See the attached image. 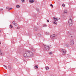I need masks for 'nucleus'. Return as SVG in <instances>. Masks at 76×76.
<instances>
[{
  "label": "nucleus",
  "mask_w": 76,
  "mask_h": 76,
  "mask_svg": "<svg viewBox=\"0 0 76 76\" xmlns=\"http://www.w3.org/2000/svg\"><path fill=\"white\" fill-rule=\"evenodd\" d=\"M23 56L25 57H32L33 53H32L31 51L26 50L23 54Z\"/></svg>",
  "instance_id": "obj_1"
},
{
  "label": "nucleus",
  "mask_w": 76,
  "mask_h": 76,
  "mask_svg": "<svg viewBox=\"0 0 76 76\" xmlns=\"http://www.w3.org/2000/svg\"><path fill=\"white\" fill-rule=\"evenodd\" d=\"M73 17L72 16H70L69 18V20H68V23L69 26H72L73 23Z\"/></svg>",
  "instance_id": "obj_2"
},
{
  "label": "nucleus",
  "mask_w": 76,
  "mask_h": 76,
  "mask_svg": "<svg viewBox=\"0 0 76 76\" xmlns=\"http://www.w3.org/2000/svg\"><path fill=\"white\" fill-rule=\"evenodd\" d=\"M43 50L45 51H48L50 50V46H49L45 45H43Z\"/></svg>",
  "instance_id": "obj_3"
},
{
  "label": "nucleus",
  "mask_w": 76,
  "mask_h": 76,
  "mask_svg": "<svg viewBox=\"0 0 76 76\" xmlns=\"http://www.w3.org/2000/svg\"><path fill=\"white\" fill-rule=\"evenodd\" d=\"M70 44L71 45H73L74 44V41L72 39H70Z\"/></svg>",
  "instance_id": "obj_4"
},
{
  "label": "nucleus",
  "mask_w": 76,
  "mask_h": 76,
  "mask_svg": "<svg viewBox=\"0 0 76 76\" xmlns=\"http://www.w3.org/2000/svg\"><path fill=\"white\" fill-rule=\"evenodd\" d=\"M61 51H62V53H63V54L64 55V54H66V50H65L63 49H61Z\"/></svg>",
  "instance_id": "obj_5"
},
{
  "label": "nucleus",
  "mask_w": 76,
  "mask_h": 76,
  "mask_svg": "<svg viewBox=\"0 0 76 76\" xmlns=\"http://www.w3.org/2000/svg\"><path fill=\"white\" fill-rule=\"evenodd\" d=\"M67 34L69 35V37L70 38H72V35H71V34H70V32L68 31Z\"/></svg>",
  "instance_id": "obj_6"
},
{
  "label": "nucleus",
  "mask_w": 76,
  "mask_h": 76,
  "mask_svg": "<svg viewBox=\"0 0 76 76\" xmlns=\"http://www.w3.org/2000/svg\"><path fill=\"white\" fill-rule=\"evenodd\" d=\"M53 18L54 19V20H55L56 21H57L58 20H59L60 19V18H55V17H53Z\"/></svg>",
  "instance_id": "obj_7"
},
{
  "label": "nucleus",
  "mask_w": 76,
  "mask_h": 76,
  "mask_svg": "<svg viewBox=\"0 0 76 76\" xmlns=\"http://www.w3.org/2000/svg\"><path fill=\"white\" fill-rule=\"evenodd\" d=\"M12 23L14 25H15L16 26H18V24L17 23H15V22L13 21L12 22Z\"/></svg>",
  "instance_id": "obj_8"
},
{
  "label": "nucleus",
  "mask_w": 76,
  "mask_h": 76,
  "mask_svg": "<svg viewBox=\"0 0 76 76\" xmlns=\"http://www.w3.org/2000/svg\"><path fill=\"white\" fill-rule=\"evenodd\" d=\"M34 29L35 31H37L38 30V28H37V27L35 26L34 28Z\"/></svg>",
  "instance_id": "obj_9"
},
{
  "label": "nucleus",
  "mask_w": 76,
  "mask_h": 76,
  "mask_svg": "<svg viewBox=\"0 0 76 76\" xmlns=\"http://www.w3.org/2000/svg\"><path fill=\"white\" fill-rule=\"evenodd\" d=\"M29 2L31 3H34V0H30Z\"/></svg>",
  "instance_id": "obj_10"
},
{
  "label": "nucleus",
  "mask_w": 76,
  "mask_h": 76,
  "mask_svg": "<svg viewBox=\"0 0 76 76\" xmlns=\"http://www.w3.org/2000/svg\"><path fill=\"white\" fill-rule=\"evenodd\" d=\"M8 68L10 70H11L12 69V67L10 66V65H8Z\"/></svg>",
  "instance_id": "obj_11"
},
{
  "label": "nucleus",
  "mask_w": 76,
  "mask_h": 76,
  "mask_svg": "<svg viewBox=\"0 0 76 76\" xmlns=\"http://www.w3.org/2000/svg\"><path fill=\"white\" fill-rule=\"evenodd\" d=\"M56 37V35L54 34L52 35L51 36H50V37L51 38H53V37Z\"/></svg>",
  "instance_id": "obj_12"
},
{
  "label": "nucleus",
  "mask_w": 76,
  "mask_h": 76,
  "mask_svg": "<svg viewBox=\"0 0 76 76\" xmlns=\"http://www.w3.org/2000/svg\"><path fill=\"white\" fill-rule=\"evenodd\" d=\"M31 50L33 52H35V50H34V48H31Z\"/></svg>",
  "instance_id": "obj_13"
},
{
  "label": "nucleus",
  "mask_w": 76,
  "mask_h": 76,
  "mask_svg": "<svg viewBox=\"0 0 76 76\" xmlns=\"http://www.w3.org/2000/svg\"><path fill=\"white\" fill-rule=\"evenodd\" d=\"M67 13V10H65L64 11V13Z\"/></svg>",
  "instance_id": "obj_14"
},
{
  "label": "nucleus",
  "mask_w": 76,
  "mask_h": 76,
  "mask_svg": "<svg viewBox=\"0 0 76 76\" xmlns=\"http://www.w3.org/2000/svg\"><path fill=\"white\" fill-rule=\"evenodd\" d=\"M34 68L35 69H38V65H36V66H35V67H34Z\"/></svg>",
  "instance_id": "obj_15"
},
{
  "label": "nucleus",
  "mask_w": 76,
  "mask_h": 76,
  "mask_svg": "<svg viewBox=\"0 0 76 76\" xmlns=\"http://www.w3.org/2000/svg\"><path fill=\"white\" fill-rule=\"evenodd\" d=\"M16 7L17 8H19L20 7V6H19V5H17L16 6Z\"/></svg>",
  "instance_id": "obj_16"
},
{
  "label": "nucleus",
  "mask_w": 76,
  "mask_h": 76,
  "mask_svg": "<svg viewBox=\"0 0 76 76\" xmlns=\"http://www.w3.org/2000/svg\"><path fill=\"white\" fill-rule=\"evenodd\" d=\"M45 69L46 70H48V69H49V67H48V66H46L45 67Z\"/></svg>",
  "instance_id": "obj_17"
},
{
  "label": "nucleus",
  "mask_w": 76,
  "mask_h": 76,
  "mask_svg": "<svg viewBox=\"0 0 76 76\" xmlns=\"http://www.w3.org/2000/svg\"><path fill=\"white\" fill-rule=\"evenodd\" d=\"M38 36L39 37H41V34L39 33L38 34Z\"/></svg>",
  "instance_id": "obj_18"
},
{
  "label": "nucleus",
  "mask_w": 76,
  "mask_h": 76,
  "mask_svg": "<svg viewBox=\"0 0 76 76\" xmlns=\"http://www.w3.org/2000/svg\"><path fill=\"white\" fill-rule=\"evenodd\" d=\"M65 5H66V4H62V6H63V7H64V6H65Z\"/></svg>",
  "instance_id": "obj_19"
},
{
  "label": "nucleus",
  "mask_w": 76,
  "mask_h": 76,
  "mask_svg": "<svg viewBox=\"0 0 76 76\" xmlns=\"http://www.w3.org/2000/svg\"><path fill=\"white\" fill-rule=\"evenodd\" d=\"M45 34H46V35H49V34H50V33L48 32H46L45 33Z\"/></svg>",
  "instance_id": "obj_20"
},
{
  "label": "nucleus",
  "mask_w": 76,
  "mask_h": 76,
  "mask_svg": "<svg viewBox=\"0 0 76 76\" xmlns=\"http://www.w3.org/2000/svg\"><path fill=\"white\" fill-rule=\"evenodd\" d=\"M54 24L57 25V22H56V21H55L54 22H53Z\"/></svg>",
  "instance_id": "obj_21"
},
{
  "label": "nucleus",
  "mask_w": 76,
  "mask_h": 76,
  "mask_svg": "<svg viewBox=\"0 0 76 76\" xmlns=\"http://www.w3.org/2000/svg\"><path fill=\"white\" fill-rule=\"evenodd\" d=\"M0 54L1 55H2V54H3V53H2V52H1V50H0Z\"/></svg>",
  "instance_id": "obj_22"
},
{
  "label": "nucleus",
  "mask_w": 76,
  "mask_h": 76,
  "mask_svg": "<svg viewBox=\"0 0 76 76\" xmlns=\"http://www.w3.org/2000/svg\"><path fill=\"white\" fill-rule=\"evenodd\" d=\"M10 26L11 27V28H13V26H12V24H11L10 25Z\"/></svg>",
  "instance_id": "obj_23"
},
{
  "label": "nucleus",
  "mask_w": 76,
  "mask_h": 76,
  "mask_svg": "<svg viewBox=\"0 0 76 76\" xmlns=\"http://www.w3.org/2000/svg\"><path fill=\"white\" fill-rule=\"evenodd\" d=\"M66 47H69V45L68 44H67L66 45Z\"/></svg>",
  "instance_id": "obj_24"
},
{
  "label": "nucleus",
  "mask_w": 76,
  "mask_h": 76,
  "mask_svg": "<svg viewBox=\"0 0 76 76\" xmlns=\"http://www.w3.org/2000/svg\"><path fill=\"white\" fill-rule=\"evenodd\" d=\"M3 66H4V67H5L6 69H7V66H6L5 65H3Z\"/></svg>",
  "instance_id": "obj_25"
},
{
  "label": "nucleus",
  "mask_w": 76,
  "mask_h": 76,
  "mask_svg": "<svg viewBox=\"0 0 76 76\" xmlns=\"http://www.w3.org/2000/svg\"><path fill=\"white\" fill-rule=\"evenodd\" d=\"M47 26L46 25H43V27H47Z\"/></svg>",
  "instance_id": "obj_26"
},
{
  "label": "nucleus",
  "mask_w": 76,
  "mask_h": 76,
  "mask_svg": "<svg viewBox=\"0 0 76 76\" xmlns=\"http://www.w3.org/2000/svg\"><path fill=\"white\" fill-rule=\"evenodd\" d=\"M20 28V27H18L17 28V29H19Z\"/></svg>",
  "instance_id": "obj_27"
},
{
  "label": "nucleus",
  "mask_w": 76,
  "mask_h": 76,
  "mask_svg": "<svg viewBox=\"0 0 76 76\" xmlns=\"http://www.w3.org/2000/svg\"><path fill=\"white\" fill-rule=\"evenodd\" d=\"M12 8H10V9H8V10L9 11H10V10H11V9H12Z\"/></svg>",
  "instance_id": "obj_28"
},
{
  "label": "nucleus",
  "mask_w": 76,
  "mask_h": 76,
  "mask_svg": "<svg viewBox=\"0 0 76 76\" xmlns=\"http://www.w3.org/2000/svg\"><path fill=\"white\" fill-rule=\"evenodd\" d=\"M49 54H52V53L51 52H50L49 53Z\"/></svg>",
  "instance_id": "obj_29"
},
{
  "label": "nucleus",
  "mask_w": 76,
  "mask_h": 76,
  "mask_svg": "<svg viewBox=\"0 0 76 76\" xmlns=\"http://www.w3.org/2000/svg\"><path fill=\"white\" fill-rule=\"evenodd\" d=\"M22 2L23 3V2H25V0H22Z\"/></svg>",
  "instance_id": "obj_30"
},
{
  "label": "nucleus",
  "mask_w": 76,
  "mask_h": 76,
  "mask_svg": "<svg viewBox=\"0 0 76 76\" xmlns=\"http://www.w3.org/2000/svg\"><path fill=\"white\" fill-rule=\"evenodd\" d=\"M50 6L52 8L53 7V5H52V4H50Z\"/></svg>",
  "instance_id": "obj_31"
},
{
  "label": "nucleus",
  "mask_w": 76,
  "mask_h": 76,
  "mask_svg": "<svg viewBox=\"0 0 76 76\" xmlns=\"http://www.w3.org/2000/svg\"><path fill=\"white\" fill-rule=\"evenodd\" d=\"M37 12H39V9L37 8Z\"/></svg>",
  "instance_id": "obj_32"
},
{
  "label": "nucleus",
  "mask_w": 76,
  "mask_h": 76,
  "mask_svg": "<svg viewBox=\"0 0 76 76\" xmlns=\"http://www.w3.org/2000/svg\"><path fill=\"white\" fill-rule=\"evenodd\" d=\"M1 11H2V10H3V9H1Z\"/></svg>",
  "instance_id": "obj_33"
},
{
  "label": "nucleus",
  "mask_w": 76,
  "mask_h": 76,
  "mask_svg": "<svg viewBox=\"0 0 76 76\" xmlns=\"http://www.w3.org/2000/svg\"><path fill=\"white\" fill-rule=\"evenodd\" d=\"M49 21H50V20H47V22H49Z\"/></svg>",
  "instance_id": "obj_34"
},
{
  "label": "nucleus",
  "mask_w": 76,
  "mask_h": 76,
  "mask_svg": "<svg viewBox=\"0 0 76 76\" xmlns=\"http://www.w3.org/2000/svg\"><path fill=\"white\" fill-rule=\"evenodd\" d=\"M6 9H9V7H7Z\"/></svg>",
  "instance_id": "obj_35"
},
{
  "label": "nucleus",
  "mask_w": 76,
  "mask_h": 76,
  "mask_svg": "<svg viewBox=\"0 0 76 76\" xmlns=\"http://www.w3.org/2000/svg\"><path fill=\"white\" fill-rule=\"evenodd\" d=\"M1 32V30H0V33Z\"/></svg>",
  "instance_id": "obj_36"
},
{
  "label": "nucleus",
  "mask_w": 76,
  "mask_h": 76,
  "mask_svg": "<svg viewBox=\"0 0 76 76\" xmlns=\"http://www.w3.org/2000/svg\"><path fill=\"white\" fill-rule=\"evenodd\" d=\"M50 76H54L53 75H50Z\"/></svg>",
  "instance_id": "obj_37"
},
{
  "label": "nucleus",
  "mask_w": 76,
  "mask_h": 76,
  "mask_svg": "<svg viewBox=\"0 0 76 76\" xmlns=\"http://www.w3.org/2000/svg\"><path fill=\"white\" fill-rule=\"evenodd\" d=\"M0 44H1V42H0Z\"/></svg>",
  "instance_id": "obj_38"
},
{
  "label": "nucleus",
  "mask_w": 76,
  "mask_h": 76,
  "mask_svg": "<svg viewBox=\"0 0 76 76\" xmlns=\"http://www.w3.org/2000/svg\"><path fill=\"white\" fill-rule=\"evenodd\" d=\"M26 35H28V34H27Z\"/></svg>",
  "instance_id": "obj_39"
}]
</instances>
